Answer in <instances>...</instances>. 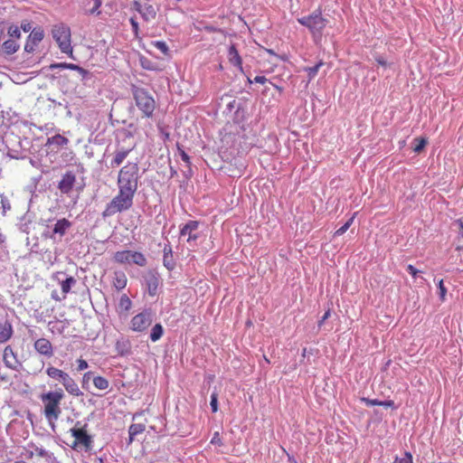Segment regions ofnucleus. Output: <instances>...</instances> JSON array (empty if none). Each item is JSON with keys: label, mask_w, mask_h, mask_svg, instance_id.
Returning <instances> with one entry per match:
<instances>
[{"label": "nucleus", "mask_w": 463, "mask_h": 463, "mask_svg": "<svg viewBox=\"0 0 463 463\" xmlns=\"http://www.w3.org/2000/svg\"><path fill=\"white\" fill-rule=\"evenodd\" d=\"M413 143V151L415 153H420L427 145V139L424 137H416L414 138Z\"/></svg>", "instance_id": "41"}, {"label": "nucleus", "mask_w": 463, "mask_h": 463, "mask_svg": "<svg viewBox=\"0 0 463 463\" xmlns=\"http://www.w3.org/2000/svg\"><path fill=\"white\" fill-rule=\"evenodd\" d=\"M71 227V222L68 219H59L52 228L50 239L55 240L56 235H59L60 239H61Z\"/></svg>", "instance_id": "17"}, {"label": "nucleus", "mask_w": 463, "mask_h": 463, "mask_svg": "<svg viewBox=\"0 0 463 463\" xmlns=\"http://www.w3.org/2000/svg\"><path fill=\"white\" fill-rule=\"evenodd\" d=\"M129 23L131 24L133 33L137 35L138 33V30H139V24H138L137 21L136 20L135 17H131L129 19Z\"/></svg>", "instance_id": "54"}, {"label": "nucleus", "mask_w": 463, "mask_h": 463, "mask_svg": "<svg viewBox=\"0 0 463 463\" xmlns=\"http://www.w3.org/2000/svg\"><path fill=\"white\" fill-rule=\"evenodd\" d=\"M157 10L150 4H145L141 14L142 18L148 22L156 17Z\"/></svg>", "instance_id": "28"}, {"label": "nucleus", "mask_w": 463, "mask_h": 463, "mask_svg": "<svg viewBox=\"0 0 463 463\" xmlns=\"http://www.w3.org/2000/svg\"><path fill=\"white\" fill-rule=\"evenodd\" d=\"M210 405L213 412L218 411V393L216 392L211 394Z\"/></svg>", "instance_id": "44"}, {"label": "nucleus", "mask_w": 463, "mask_h": 463, "mask_svg": "<svg viewBox=\"0 0 463 463\" xmlns=\"http://www.w3.org/2000/svg\"><path fill=\"white\" fill-rule=\"evenodd\" d=\"M34 349L40 354L46 357H52L53 355V347L52 343L46 338H39L34 342Z\"/></svg>", "instance_id": "18"}, {"label": "nucleus", "mask_w": 463, "mask_h": 463, "mask_svg": "<svg viewBox=\"0 0 463 463\" xmlns=\"http://www.w3.org/2000/svg\"><path fill=\"white\" fill-rule=\"evenodd\" d=\"M69 139L60 134H56L51 137H48L46 146H54L56 148L63 147L67 146Z\"/></svg>", "instance_id": "25"}, {"label": "nucleus", "mask_w": 463, "mask_h": 463, "mask_svg": "<svg viewBox=\"0 0 463 463\" xmlns=\"http://www.w3.org/2000/svg\"><path fill=\"white\" fill-rule=\"evenodd\" d=\"M395 463H412V455L406 451L402 458H396Z\"/></svg>", "instance_id": "48"}, {"label": "nucleus", "mask_w": 463, "mask_h": 463, "mask_svg": "<svg viewBox=\"0 0 463 463\" xmlns=\"http://www.w3.org/2000/svg\"><path fill=\"white\" fill-rule=\"evenodd\" d=\"M134 146H125L120 145L118 142L116 144L115 150L111 154V160L109 163V167L117 168L118 167L124 160L128 156V155L134 149Z\"/></svg>", "instance_id": "13"}, {"label": "nucleus", "mask_w": 463, "mask_h": 463, "mask_svg": "<svg viewBox=\"0 0 463 463\" xmlns=\"http://www.w3.org/2000/svg\"><path fill=\"white\" fill-rule=\"evenodd\" d=\"M228 58L231 64L240 69L242 71V60L239 52L234 44H232L228 51Z\"/></svg>", "instance_id": "23"}, {"label": "nucleus", "mask_w": 463, "mask_h": 463, "mask_svg": "<svg viewBox=\"0 0 463 463\" xmlns=\"http://www.w3.org/2000/svg\"><path fill=\"white\" fill-rule=\"evenodd\" d=\"M94 5L91 9L88 10L86 13L89 14H100L99 8L102 5V0H93Z\"/></svg>", "instance_id": "43"}, {"label": "nucleus", "mask_w": 463, "mask_h": 463, "mask_svg": "<svg viewBox=\"0 0 463 463\" xmlns=\"http://www.w3.org/2000/svg\"><path fill=\"white\" fill-rule=\"evenodd\" d=\"M439 295L441 301H445L447 295V288L444 286L443 279H439L438 283Z\"/></svg>", "instance_id": "45"}, {"label": "nucleus", "mask_w": 463, "mask_h": 463, "mask_svg": "<svg viewBox=\"0 0 463 463\" xmlns=\"http://www.w3.org/2000/svg\"><path fill=\"white\" fill-rule=\"evenodd\" d=\"M118 307L123 311H128L132 307V301L126 294H123L120 297Z\"/></svg>", "instance_id": "37"}, {"label": "nucleus", "mask_w": 463, "mask_h": 463, "mask_svg": "<svg viewBox=\"0 0 463 463\" xmlns=\"http://www.w3.org/2000/svg\"><path fill=\"white\" fill-rule=\"evenodd\" d=\"M199 226V222L197 221H189L188 222H186L180 230V235L181 236H185V235H188V241H195L198 236L195 235V234H193V232L197 230Z\"/></svg>", "instance_id": "21"}, {"label": "nucleus", "mask_w": 463, "mask_h": 463, "mask_svg": "<svg viewBox=\"0 0 463 463\" xmlns=\"http://www.w3.org/2000/svg\"><path fill=\"white\" fill-rule=\"evenodd\" d=\"M21 29H22L24 32L27 33V32H30V31L32 32V30H33V26H32V24H31V23L24 21V22H23V23L21 24Z\"/></svg>", "instance_id": "58"}, {"label": "nucleus", "mask_w": 463, "mask_h": 463, "mask_svg": "<svg viewBox=\"0 0 463 463\" xmlns=\"http://www.w3.org/2000/svg\"><path fill=\"white\" fill-rule=\"evenodd\" d=\"M163 335L164 327L158 323L152 327L149 337L152 342H156L163 336Z\"/></svg>", "instance_id": "30"}, {"label": "nucleus", "mask_w": 463, "mask_h": 463, "mask_svg": "<svg viewBox=\"0 0 463 463\" xmlns=\"http://www.w3.org/2000/svg\"><path fill=\"white\" fill-rule=\"evenodd\" d=\"M4 142L7 149V156L9 157L14 159H21L25 156L24 151L22 148L20 137L14 134L5 135L4 137Z\"/></svg>", "instance_id": "12"}, {"label": "nucleus", "mask_w": 463, "mask_h": 463, "mask_svg": "<svg viewBox=\"0 0 463 463\" xmlns=\"http://www.w3.org/2000/svg\"><path fill=\"white\" fill-rule=\"evenodd\" d=\"M375 61L383 67H387L388 65L386 60L381 55L375 57Z\"/></svg>", "instance_id": "60"}, {"label": "nucleus", "mask_w": 463, "mask_h": 463, "mask_svg": "<svg viewBox=\"0 0 463 463\" xmlns=\"http://www.w3.org/2000/svg\"><path fill=\"white\" fill-rule=\"evenodd\" d=\"M155 312L152 308H146L134 316L130 321V328L135 332H144L152 324Z\"/></svg>", "instance_id": "10"}, {"label": "nucleus", "mask_w": 463, "mask_h": 463, "mask_svg": "<svg viewBox=\"0 0 463 463\" xmlns=\"http://www.w3.org/2000/svg\"><path fill=\"white\" fill-rule=\"evenodd\" d=\"M14 335L13 325L8 319L0 320V344L8 342Z\"/></svg>", "instance_id": "20"}, {"label": "nucleus", "mask_w": 463, "mask_h": 463, "mask_svg": "<svg viewBox=\"0 0 463 463\" xmlns=\"http://www.w3.org/2000/svg\"><path fill=\"white\" fill-rule=\"evenodd\" d=\"M44 37V32L41 26L34 27L31 33L29 34L27 41L24 44V51L26 52H33L34 51V47L42 42Z\"/></svg>", "instance_id": "15"}, {"label": "nucleus", "mask_w": 463, "mask_h": 463, "mask_svg": "<svg viewBox=\"0 0 463 463\" xmlns=\"http://www.w3.org/2000/svg\"><path fill=\"white\" fill-rule=\"evenodd\" d=\"M187 169L183 171V175L186 179H190L193 176V170L191 165H186Z\"/></svg>", "instance_id": "59"}, {"label": "nucleus", "mask_w": 463, "mask_h": 463, "mask_svg": "<svg viewBox=\"0 0 463 463\" xmlns=\"http://www.w3.org/2000/svg\"><path fill=\"white\" fill-rule=\"evenodd\" d=\"M8 34L12 38H17V39L20 38V36H21L20 28L16 25H11L8 28Z\"/></svg>", "instance_id": "46"}, {"label": "nucleus", "mask_w": 463, "mask_h": 463, "mask_svg": "<svg viewBox=\"0 0 463 463\" xmlns=\"http://www.w3.org/2000/svg\"><path fill=\"white\" fill-rule=\"evenodd\" d=\"M46 374L52 380L60 382L67 392L71 395L79 397L83 395L74 379L66 372L49 365L45 371Z\"/></svg>", "instance_id": "5"}, {"label": "nucleus", "mask_w": 463, "mask_h": 463, "mask_svg": "<svg viewBox=\"0 0 463 463\" xmlns=\"http://www.w3.org/2000/svg\"><path fill=\"white\" fill-rule=\"evenodd\" d=\"M75 284L76 279L71 276L67 277L64 280L61 282V291L64 294L63 298H65V295L71 291V287Z\"/></svg>", "instance_id": "31"}, {"label": "nucleus", "mask_w": 463, "mask_h": 463, "mask_svg": "<svg viewBox=\"0 0 463 463\" xmlns=\"http://www.w3.org/2000/svg\"><path fill=\"white\" fill-rule=\"evenodd\" d=\"M131 92L137 107L142 111L144 117H152L156 109V101L148 90L144 88L132 85Z\"/></svg>", "instance_id": "6"}, {"label": "nucleus", "mask_w": 463, "mask_h": 463, "mask_svg": "<svg viewBox=\"0 0 463 463\" xmlns=\"http://www.w3.org/2000/svg\"><path fill=\"white\" fill-rule=\"evenodd\" d=\"M323 65H324V62L322 61H320L314 66L307 67L305 69V71L307 72V77H308L309 80H313L317 76L320 67Z\"/></svg>", "instance_id": "38"}, {"label": "nucleus", "mask_w": 463, "mask_h": 463, "mask_svg": "<svg viewBox=\"0 0 463 463\" xmlns=\"http://www.w3.org/2000/svg\"><path fill=\"white\" fill-rule=\"evenodd\" d=\"M113 260L119 264H136L139 267L147 264L146 258L142 252L128 250L115 252Z\"/></svg>", "instance_id": "9"}, {"label": "nucleus", "mask_w": 463, "mask_h": 463, "mask_svg": "<svg viewBox=\"0 0 463 463\" xmlns=\"http://www.w3.org/2000/svg\"><path fill=\"white\" fill-rule=\"evenodd\" d=\"M354 216L349 218L344 225H342L339 229H337L335 231V236H341V235H343L349 229V227L352 225V223L354 222Z\"/></svg>", "instance_id": "42"}, {"label": "nucleus", "mask_w": 463, "mask_h": 463, "mask_svg": "<svg viewBox=\"0 0 463 463\" xmlns=\"http://www.w3.org/2000/svg\"><path fill=\"white\" fill-rule=\"evenodd\" d=\"M76 183V175L73 171L65 172L58 183V189L61 194H69Z\"/></svg>", "instance_id": "16"}, {"label": "nucleus", "mask_w": 463, "mask_h": 463, "mask_svg": "<svg viewBox=\"0 0 463 463\" xmlns=\"http://www.w3.org/2000/svg\"><path fill=\"white\" fill-rule=\"evenodd\" d=\"M3 361L5 365L14 371L19 372L22 368V363L18 360L16 353L11 345H6L3 353Z\"/></svg>", "instance_id": "14"}, {"label": "nucleus", "mask_w": 463, "mask_h": 463, "mask_svg": "<svg viewBox=\"0 0 463 463\" xmlns=\"http://www.w3.org/2000/svg\"><path fill=\"white\" fill-rule=\"evenodd\" d=\"M93 373L92 372H87L82 376V387L86 388L87 384L90 380L93 379Z\"/></svg>", "instance_id": "50"}, {"label": "nucleus", "mask_w": 463, "mask_h": 463, "mask_svg": "<svg viewBox=\"0 0 463 463\" xmlns=\"http://www.w3.org/2000/svg\"><path fill=\"white\" fill-rule=\"evenodd\" d=\"M0 204H1V215L5 216L6 213L11 210V203L8 198L0 194Z\"/></svg>", "instance_id": "39"}, {"label": "nucleus", "mask_w": 463, "mask_h": 463, "mask_svg": "<svg viewBox=\"0 0 463 463\" xmlns=\"http://www.w3.org/2000/svg\"><path fill=\"white\" fill-rule=\"evenodd\" d=\"M298 22L307 27L315 39L322 37L323 30L329 23V21L322 15L321 7H318L308 15L298 18Z\"/></svg>", "instance_id": "4"}, {"label": "nucleus", "mask_w": 463, "mask_h": 463, "mask_svg": "<svg viewBox=\"0 0 463 463\" xmlns=\"http://www.w3.org/2000/svg\"><path fill=\"white\" fill-rule=\"evenodd\" d=\"M33 454H35L38 457L44 458L46 463L55 462V457L53 456V453L44 449L43 448L35 447L34 451H31V456H33Z\"/></svg>", "instance_id": "26"}, {"label": "nucleus", "mask_w": 463, "mask_h": 463, "mask_svg": "<svg viewBox=\"0 0 463 463\" xmlns=\"http://www.w3.org/2000/svg\"><path fill=\"white\" fill-rule=\"evenodd\" d=\"M232 121L234 124H242L247 118L246 102L242 106H238V109L233 111Z\"/></svg>", "instance_id": "24"}, {"label": "nucleus", "mask_w": 463, "mask_h": 463, "mask_svg": "<svg viewBox=\"0 0 463 463\" xmlns=\"http://www.w3.org/2000/svg\"><path fill=\"white\" fill-rule=\"evenodd\" d=\"M246 101L242 100V99H232L231 101H229L226 105V109L224 110V113L226 114H231L232 113V111H235V109H238V106H242L243 103H245Z\"/></svg>", "instance_id": "35"}, {"label": "nucleus", "mask_w": 463, "mask_h": 463, "mask_svg": "<svg viewBox=\"0 0 463 463\" xmlns=\"http://www.w3.org/2000/svg\"><path fill=\"white\" fill-rule=\"evenodd\" d=\"M361 401L366 405V406H381V401L378 399H370V398H362Z\"/></svg>", "instance_id": "49"}, {"label": "nucleus", "mask_w": 463, "mask_h": 463, "mask_svg": "<svg viewBox=\"0 0 463 463\" xmlns=\"http://www.w3.org/2000/svg\"><path fill=\"white\" fill-rule=\"evenodd\" d=\"M144 285L147 294L150 297H156L163 286V280L160 274L156 269L147 270L143 276Z\"/></svg>", "instance_id": "11"}, {"label": "nucleus", "mask_w": 463, "mask_h": 463, "mask_svg": "<svg viewBox=\"0 0 463 463\" xmlns=\"http://www.w3.org/2000/svg\"><path fill=\"white\" fill-rule=\"evenodd\" d=\"M178 151H179V155L182 158V160L186 164V165H191V161H190V156L186 154V152L184 150H183L181 147L178 146Z\"/></svg>", "instance_id": "52"}, {"label": "nucleus", "mask_w": 463, "mask_h": 463, "mask_svg": "<svg viewBox=\"0 0 463 463\" xmlns=\"http://www.w3.org/2000/svg\"><path fill=\"white\" fill-rule=\"evenodd\" d=\"M309 354H313V349H307V347H304L302 349V357L305 358Z\"/></svg>", "instance_id": "62"}, {"label": "nucleus", "mask_w": 463, "mask_h": 463, "mask_svg": "<svg viewBox=\"0 0 463 463\" xmlns=\"http://www.w3.org/2000/svg\"><path fill=\"white\" fill-rule=\"evenodd\" d=\"M139 178L138 164L128 162L118 171L117 179L118 190H122L135 195L138 189Z\"/></svg>", "instance_id": "1"}, {"label": "nucleus", "mask_w": 463, "mask_h": 463, "mask_svg": "<svg viewBox=\"0 0 463 463\" xmlns=\"http://www.w3.org/2000/svg\"><path fill=\"white\" fill-rule=\"evenodd\" d=\"M33 216L28 212L25 213L19 220L17 227L20 232L29 234L32 230Z\"/></svg>", "instance_id": "22"}, {"label": "nucleus", "mask_w": 463, "mask_h": 463, "mask_svg": "<svg viewBox=\"0 0 463 463\" xmlns=\"http://www.w3.org/2000/svg\"><path fill=\"white\" fill-rule=\"evenodd\" d=\"M127 285V278L124 273H120L119 275H116L114 280V286L118 290L123 289Z\"/></svg>", "instance_id": "40"}, {"label": "nucleus", "mask_w": 463, "mask_h": 463, "mask_svg": "<svg viewBox=\"0 0 463 463\" xmlns=\"http://www.w3.org/2000/svg\"><path fill=\"white\" fill-rule=\"evenodd\" d=\"M457 225L459 228V232L462 233L463 236V222L461 221H457Z\"/></svg>", "instance_id": "64"}, {"label": "nucleus", "mask_w": 463, "mask_h": 463, "mask_svg": "<svg viewBox=\"0 0 463 463\" xmlns=\"http://www.w3.org/2000/svg\"><path fill=\"white\" fill-rule=\"evenodd\" d=\"M133 8L138 12L140 14H142V11H143V5H141V3L139 1H137L135 0L133 2Z\"/></svg>", "instance_id": "61"}, {"label": "nucleus", "mask_w": 463, "mask_h": 463, "mask_svg": "<svg viewBox=\"0 0 463 463\" xmlns=\"http://www.w3.org/2000/svg\"><path fill=\"white\" fill-rule=\"evenodd\" d=\"M211 443L214 444V445H218V446H222L223 445L222 438L220 437V434H219L218 431L213 433V438L211 439Z\"/></svg>", "instance_id": "51"}, {"label": "nucleus", "mask_w": 463, "mask_h": 463, "mask_svg": "<svg viewBox=\"0 0 463 463\" xmlns=\"http://www.w3.org/2000/svg\"><path fill=\"white\" fill-rule=\"evenodd\" d=\"M93 384L99 390H106L109 386V381L102 376H95L92 379Z\"/></svg>", "instance_id": "33"}, {"label": "nucleus", "mask_w": 463, "mask_h": 463, "mask_svg": "<svg viewBox=\"0 0 463 463\" xmlns=\"http://www.w3.org/2000/svg\"><path fill=\"white\" fill-rule=\"evenodd\" d=\"M52 34L61 52L72 55L70 28L63 24H56L52 30Z\"/></svg>", "instance_id": "8"}, {"label": "nucleus", "mask_w": 463, "mask_h": 463, "mask_svg": "<svg viewBox=\"0 0 463 463\" xmlns=\"http://www.w3.org/2000/svg\"><path fill=\"white\" fill-rule=\"evenodd\" d=\"M381 406L385 408H391L392 410H397L398 406L394 404V402L392 400L381 401Z\"/></svg>", "instance_id": "53"}, {"label": "nucleus", "mask_w": 463, "mask_h": 463, "mask_svg": "<svg viewBox=\"0 0 463 463\" xmlns=\"http://www.w3.org/2000/svg\"><path fill=\"white\" fill-rule=\"evenodd\" d=\"M154 45L165 55L168 54V46L167 44L163 41H156L154 43Z\"/></svg>", "instance_id": "47"}, {"label": "nucleus", "mask_w": 463, "mask_h": 463, "mask_svg": "<svg viewBox=\"0 0 463 463\" xmlns=\"http://www.w3.org/2000/svg\"><path fill=\"white\" fill-rule=\"evenodd\" d=\"M163 265L168 271H173L176 267V261L173 255V250L170 243H166L163 249Z\"/></svg>", "instance_id": "19"}, {"label": "nucleus", "mask_w": 463, "mask_h": 463, "mask_svg": "<svg viewBox=\"0 0 463 463\" xmlns=\"http://www.w3.org/2000/svg\"><path fill=\"white\" fill-rule=\"evenodd\" d=\"M134 196V194L118 190V194L107 203L105 210L102 212L103 219L128 211L133 205Z\"/></svg>", "instance_id": "3"}, {"label": "nucleus", "mask_w": 463, "mask_h": 463, "mask_svg": "<svg viewBox=\"0 0 463 463\" xmlns=\"http://www.w3.org/2000/svg\"><path fill=\"white\" fill-rule=\"evenodd\" d=\"M64 396L61 388L41 394V401L44 403V416L50 422L57 420L61 413L60 404Z\"/></svg>", "instance_id": "2"}, {"label": "nucleus", "mask_w": 463, "mask_h": 463, "mask_svg": "<svg viewBox=\"0 0 463 463\" xmlns=\"http://www.w3.org/2000/svg\"><path fill=\"white\" fill-rule=\"evenodd\" d=\"M116 350L121 356H125L130 354V345L127 341L119 342L116 344Z\"/></svg>", "instance_id": "32"}, {"label": "nucleus", "mask_w": 463, "mask_h": 463, "mask_svg": "<svg viewBox=\"0 0 463 463\" xmlns=\"http://www.w3.org/2000/svg\"><path fill=\"white\" fill-rule=\"evenodd\" d=\"M145 425L141 423H134L129 426L128 435H129V442H132L135 437L143 431H145Z\"/></svg>", "instance_id": "29"}, {"label": "nucleus", "mask_w": 463, "mask_h": 463, "mask_svg": "<svg viewBox=\"0 0 463 463\" xmlns=\"http://www.w3.org/2000/svg\"><path fill=\"white\" fill-rule=\"evenodd\" d=\"M406 270L415 279L420 270L417 269L413 265L409 264Z\"/></svg>", "instance_id": "55"}, {"label": "nucleus", "mask_w": 463, "mask_h": 463, "mask_svg": "<svg viewBox=\"0 0 463 463\" xmlns=\"http://www.w3.org/2000/svg\"><path fill=\"white\" fill-rule=\"evenodd\" d=\"M74 71L79 72L84 85L88 84V81L93 78V74L90 71L85 70L79 65H77V68Z\"/></svg>", "instance_id": "34"}, {"label": "nucleus", "mask_w": 463, "mask_h": 463, "mask_svg": "<svg viewBox=\"0 0 463 463\" xmlns=\"http://www.w3.org/2000/svg\"><path fill=\"white\" fill-rule=\"evenodd\" d=\"M19 47V44L14 39H8L2 44V50L6 55L14 54Z\"/></svg>", "instance_id": "27"}, {"label": "nucleus", "mask_w": 463, "mask_h": 463, "mask_svg": "<svg viewBox=\"0 0 463 463\" xmlns=\"http://www.w3.org/2000/svg\"><path fill=\"white\" fill-rule=\"evenodd\" d=\"M248 81L250 83H252V82H256V83H260V84H264L268 81V79L264 76H256L254 78L253 80H251L249 77H248Z\"/></svg>", "instance_id": "56"}, {"label": "nucleus", "mask_w": 463, "mask_h": 463, "mask_svg": "<svg viewBox=\"0 0 463 463\" xmlns=\"http://www.w3.org/2000/svg\"><path fill=\"white\" fill-rule=\"evenodd\" d=\"M77 363H78V367H77L78 371H83V370L87 369L89 366L87 361H85L84 359H81V358L79 359L77 361Z\"/></svg>", "instance_id": "57"}, {"label": "nucleus", "mask_w": 463, "mask_h": 463, "mask_svg": "<svg viewBox=\"0 0 463 463\" xmlns=\"http://www.w3.org/2000/svg\"><path fill=\"white\" fill-rule=\"evenodd\" d=\"M330 316H331V308H330V307H328V308H327V310L325 312V314L323 315V317H323L325 320H326L327 318H329V317H330Z\"/></svg>", "instance_id": "63"}, {"label": "nucleus", "mask_w": 463, "mask_h": 463, "mask_svg": "<svg viewBox=\"0 0 463 463\" xmlns=\"http://www.w3.org/2000/svg\"><path fill=\"white\" fill-rule=\"evenodd\" d=\"M70 431L74 438L71 445L73 449H84L86 452L91 449L93 439L92 436L88 433V423L82 424L81 421L78 420Z\"/></svg>", "instance_id": "7"}, {"label": "nucleus", "mask_w": 463, "mask_h": 463, "mask_svg": "<svg viewBox=\"0 0 463 463\" xmlns=\"http://www.w3.org/2000/svg\"><path fill=\"white\" fill-rule=\"evenodd\" d=\"M76 68H77V64L68 63V62L52 63L48 67V69L52 70V71L56 70V69H60V70L69 69V70L74 71Z\"/></svg>", "instance_id": "36"}]
</instances>
